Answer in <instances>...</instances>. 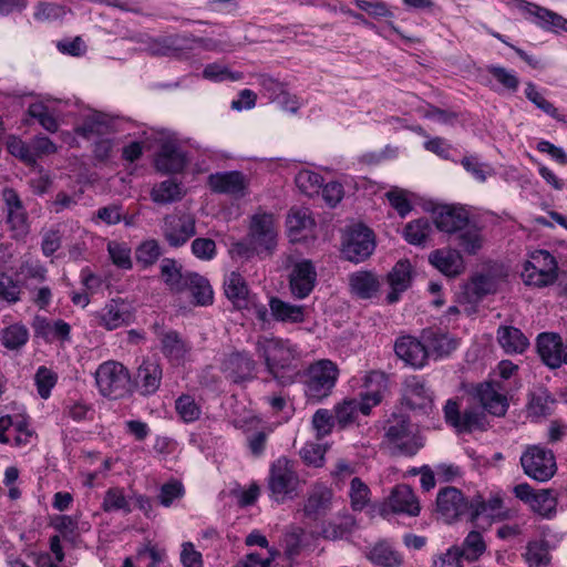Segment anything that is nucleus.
Returning a JSON list of instances; mask_svg holds the SVG:
<instances>
[{
  "instance_id": "f257e3e1",
  "label": "nucleus",
  "mask_w": 567,
  "mask_h": 567,
  "mask_svg": "<svg viewBox=\"0 0 567 567\" xmlns=\"http://www.w3.org/2000/svg\"><path fill=\"white\" fill-rule=\"evenodd\" d=\"M474 398L480 406L467 408L463 412L454 400H447L444 405L445 422L458 433H471L474 430L486 429L485 411L495 416H504L508 409L506 395L499 393L492 383H480L474 391Z\"/></svg>"
},
{
  "instance_id": "c9c22d12",
  "label": "nucleus",
  "mask_w": 567,
  "mask_h": 567,
  "mask_svg": "<svg viewBox=\"0 0 567 567\" xmlns=\"http://www.w3.org/2000/svg\"><path fill=\"white\" fill-rule=\"evenodd\" d=\"M185 291H189L195 305L208 306L213 303L214 292L207 278L186 271Z\"/></svg>"
},
{
  "instance_id": "f8f14e48",
  "label": "nucleus",
  "mask_w": 567,
  "mask_h": 567,
  "mask_svg": "<svg viewBox=\"0 0 567 567\" xmlns=\"http://www.w3.org/2000/svg\"><path fill=\"white\" fill-rule=\"evenodd\" d=\"M220 370L233 383L243 384L256 378L257 362L247 351H233L221 361Z\"/></svg>"
},
{
  "instance_id": "09e8293b",
  "label": "nucleus",
  "mask_w": 567,
  "mask_h": 567,
  "mask_svg": "<svg viewBox=\"0 0 567 567\" xmlns=\"http://www.w3.org/2000/svg\"><path fill=\"white\" fill-rule=\"evenodd\" d=\"M528 567H545L550 561L548 545L544 540L529 542L524 554Z\"/></svg>"
},
{
  "instance_id": "58836bf2",
  "label": "nucleus",
  "mask_w": 567,
  "mask_h": 567,
  "mask_svg": "<svg viewBox=\"0 0 567 567\" xmlns=\"http://www.w3.org/2000/svg\"><path fill=\"white\" fill-rule=\"evenodd\" d=\"M497 291L496 279L488 274H475L466 286V297L471 302H477L487 295Z\"/></svg>"
},
{
  "instance_id": "680f3d73",
  "label": "nucleus",
  "mask_w": 567,
  "mask_h": 567,
  "mask_svg": "<svg viewBox=\"0 0 567 567\" xmlns=\"http://www.w3.org/2000/svg\"><path fill=\"white\" fill-rule=\"evenodd\" d=\"M370 489L361 478L353 477L350 484V498L351 507L353 511H361L365 507L369 501Z\"/></svg>"
},
{
  "instance_id": "7ed1b4c3",
  "label": "nucleus",
  "mask_w": 567,
  "mask_h": 567,
  "mask_svg": "<svg viewBox=\"0 0 567 567\" xmlns=\"http://www.w3.org/2000/svg\"><path fill=\"white\" fill-rule=\"evenodd\" d=\"M385 439L393 455L413 456L423 446L422 439L414 430L410 417L393 412L384 425Z\"/></svg>"
},
{
  "instance_id": "864d4df0",
  "label": "nucleus",
  "mask_w": 567,
  "mask_h": 567,
  "mask_svg": "<svg viewBox=\"0 0 567 567\" xmlns=\"http://www.w3.org/2000/svg\"><path fill=\"white\" fill-rule=\"evenodd\" d=\"M503 501L499 497H493L485 502L482 496L472 498L471 522L475 523L481 516L493 517L501 509Z\"/></svg>"
},
{
  "instance_id": "6ab92c4d",
  "label": "nucleus",
  "mask_w": 567,
  "mask_h": 567,
  "mask_svg": "<svg viewBox=\"0 0 567 567\" xmlns=\"http://www.w3.org/2000/svg\"><path fill=\"white\" fill-rule=\"evenodd\" d=\"M317 282V271L311 260L297 262L289 275L291 295L298 299L308 297Z\"/></svg>"
},
{
  "instance_id": "4c0bfd02",
  "label": "nucleus",
  "mask_w": 567,
  "mask_h": 567,
  "mask_svg": "<svg viewBox=\"0 0 567 567\" xmlns=\"http://www.w3.org/2000/svg\"><path fill=\"white\" fill-rule=\"evenodd\" d=\"M497 341L506 353H523L529 346L525 334L512 326H501L497 329Z\"/></svg>"
},
{
  "instance_id": "4d7b16f0",
  "label": "nucleus",
  "mask_w": 567,
  "mask_h": 567,
  "mask_svg": "<svg viewBox=\"0 0 567 567\" xmlns=\"http://www.w3.org/2000/svg\"><path fill=\"white\" fill-rule=\"evenodd\" d=\"M102 509L106 513L116 511L131 513L132 511L128 501L124 496L123 491L118 487H112L105 492L102 503Z\"/></svg>"
},
{
  "instance_id": "5701e85b",
  "label": "nucleus",
  "mask_w": 567,
  "mask_h": 567,
  "mask_svg": "<svg viewBox=\"0 0 567 567\" xmlns=\"http://www.w3.org/2000/svg\"><path fill=\"white\" fill-rule=\"evenodd\" d=\"M208 185L214 193L238 198L245 196L248 181L241 172L230 171L210 174Z\"/></svg>"
},
{
  "instance_id": "c85d7f7f",
  "label": "nucleus",
  "mask_w": 567,
  "mask_h": 567,
  "mask_svg": "<svg viewBox=\"0 0 567 567\" xmlns=\"http://www.w3.org/2000/svg\"><path fill=\"white\" fill-rule=\"evenodd\" d=\"M430 264L443 275L454 278L464 271V259L457 249H436L429 256Z\"/></svg>"
},
{
  "instance_id": "3c124183",
  "label": "nucleus",
  "mask_w": 567,
  "mask_h": 567,
  "mask_svg": "<svg viewBox=\"0 0 567 567\" xmlns=\"http://www.w3.org/2000/svg\"><path fill=\"white\" fill-rule=\"evenodd\" d=\"M362 401L357 399H347L334 408L336 422L346 427L353 423L358 412H361Z\"/></svg>"
},
{
  "instance_id": "bb28decb",
  "label": "nucleus",
  "mask_w": 567,
  "mask_h": 567,
  "mask_svg": "<svg viewBox=\"0 0 567 567\" xmlns=\"http://www.w3.org/2000/svg\"><path fill=\"white\" fill-rule=\"evenodd\" d=\"M421 339L424 340L427 351V359L434 355L435 359L450 355L458 346L455 338L440 329L427 328L421 332Z\"/></svg>"
},
{
  "instance_id": "f3484780",
  "label": "nucleus",
  "mask_w": 567,
  "mask_h": 567,
  "mask_svg": "<svg viewBox=\"0 0 567 567\" xmlns=\"http://www.w3.org/2000/svg\"><path fill=\"white\" fill-rule=\"evenodd\" d=\"M153 328L159 340L163 355L173 364L183 363L192 350L190 344L176 330H164L157 323Z\"/></svg>"
},
{
  "instance_id": "603ef678",
  "label": "nucleus",
  "mask_w": 567,
  "mask_h": 567,
  "mask_svg": "<svg viewBox=\"0 0 567 567\" xmlns=\"http://www.w3.org/2000/svg\"><path fill=\"white\" fill-rule=\"evenodd\" d=\"M529 505L534 512L549 518L556 513L557 501L553 496L551 489H540L535 493Z\"/></svg>"
},
{
  "instance_id": "423d86ee",
  "label": "nucleus",
  "mask_w": 567,
  "mask_h": 567,
  "mask_svg": "<svg viewBox=\"0 0 567 567\" xmlns=\"http://www.w3.org/2000/svg\"><path fill=\"white\" fill-rule=\"evenodd\" d=\"M528 257L522 271V278L526 285L543 288L558 280V264L548 250L537 249Z\"/></svg>"
},
{
  "instance_id": "b1692460",
  "label": "nucleus",
  "mask_w": 567,
  "mask_h": 567,
  "mask_svg": "<svg viewBox=\"0 0 567 567\" xmlns=\"http://www.w3.org/2000/svg\"><path fill=\"white\" fill-rule=\"evenodd\" d=\"M395 354L414 369H421L427 363V351L424 340L412 336H402L394 343Z\"/></svg>"
},
{
  "instance_id": "412c9836",
  "label": "nucleus",
  "mask_w": 567,
  "mask_h": 567,
  "mask_svg": "<svg viewBox=\"0 0 567 567\" xmlns=\"http://www.w3.org/2000/svg\"><path fill=\"white\" fill-rule=\"evenodd\" d=\"M388 383L386 374L381 371H371L364 377V391L360 393L361 413L363 415H369L371 409L381 403L384 393L388 391Z\"/></svg>"
},
{
  "instance_id": "f03ea898",
  "label": "nucleus",
  "mask_w": 567,
  "mask_h": 567,
  "mask_svg": "<svg viewBox=\"0 0 567 567\" xmlns=\"http://www.w3.org/2000/svg\"><path fill=\"white\" fill-rule=\"evenodd\" d=\"M255 350L262 359L267 373L279 385L286 386L293 382L292 374L297 372L300 357L297 344L289 339L259 337Z\"/></svg>"
},
{
  "instance_id": "de8ad7c7",
  "label": "nucleus",
  "mask_w": 567,
  "mask_h": 567,
  "mask_svg": "<svg viewBox=\"0 0 567 567\" xmlns=\"http://www.w3.org/2000/svg\"><path fill=\"white\" fill-rule=\"evenodd\" d=\"M162 255V247L156 239L144 240L135 249L136 261L143 268L153 266Z\"/></svg>"
},
{
  "instance_id": "aec40b11",
  "label": "nucleus",
  "mask_w": 567,
  "mask_h": 567,
  "mask_svg": "<svg viewBox=\"0 0 567 567\" xmlns=\"http://www.w3.org/2000/svg\"><path fill=\"white\" fill-rule=\"evenodd\" d=\"M99 324L107 330H114L122 326H128L134 320L132 306L125 300L111 299L105 307L96 313Z\"/></svg>"
},
{
  "instance_id": "5fc2aeb1",
  "label": "nucleus",
  "mask_w": 567,
  "mask_h": 567,
  "mask_svg": "<svg viewBox=\"0 0 567 567\" xmlns=\"http://www.w3.org/2000/svg\"><path fill=\"white\" fill-rule=\"evenodd\" d=\"M290 236H298L301 231L310 229L315 225L308 209L291 210L286 220Z\"/></svg>"
},
{
  "instance_id": "7c9ffc66",
  "label": "nucleus",
  "mask_w": 567,
  "mask_h": 567,
  "mask_svg": "<svg viewBox=\"0 0 567 567\" xmlns=\"http://www.w3.org/2000/svg\"><path fill=\"white\" fill-rule=\"evenodd\" d=\"M350 292L360 299H372L380 290L381 282L377 274L360 270L349 276Z\"/></svg>"
},
{
  "instance_id": "4468645a",
  "label": "nucleus",
  "mask_w": 567,
  "mask_h": 567,
  "mask_svg": "<svg viewBox=\"0 0 567 567\" xmlns=\"http://www.w3.org/2000/svg\"><path fill=\"white\" fill-rule=\"evenodd\" d=\"M163 236L171 247L184 246L196 235V218L192 214L167 215L163 223Z\"/></svg>"
},
{
  "instance_id": "9d476101",
  "label": "nucleus",
  "mask_w": 567,
  "mask_h": 567,
  "mask_svg": "<svg viewBox=\"0 0 567 567\" xmlns=\"http://www.w3.org/2000/svg\"><path fill=\"white\" fill-rule=\"evenodd\" d=\"M247 236L262 254L271 256L277 247L278 231L272 214H255L250 218Z\"/></svg>"
},
{
  "instance_id": "79ce46f5",
  "label": "nucleus",
  "mask_w": 567,
  "mask_h": 567,
  "mask_svg": "<svg viewBox=\"0 0 567 567\" xmlns=\"http://www.w3.org/2000/svg\"><path fill=\"white\" fill-rule=\"evenodd\" d=\"M111 122L105 114L93 113L87 115L81 125L76 126L75 133L84 138L101 136L109 132Z\"/></svg>"
},
{
  "instance_id": "1a4fd4ad",
  "label": "nucleus",
  "mask_w": 567,
  "mask_h": 567,
  "mask_svg": "<svg viewBox=\"0 0 567 567\" xmlns=\"http://www.w3.org/2000/svg\"><path fill=\"white\" fill-rule=\"evenodd\" d=\"M526 475L538 482L550 480L556 473V461L550 450L538 445L529 446L520 456Z\"/></svg>"
},
{
  "instance_id": "f704fd0d",
  "label": "nucleus",
  "mask_w": 567,
  "mask_h": 567,
  "mask_svg": "<svg viewBox=\"0 0 567 567\" xmlns=\"http://www.w3.org/2000/svg\"><path fill=\"white\" fill-rule=\"evenodd\" d=\"M453 240L460 252L474 256L482 249L484 237L482 229L475 223L468 220L467 226H464L462 230L453 236Z\"/></svg>"
},
{
  "instance_id": "473e14b6",
  "label": "nucleus",
  "mask_w": 567,
  "mask_h": 567,
  "mask_svg": "<svg viewBox=\"0 0 567 567\" xmlns=\"http://www.w3.org/2000/svg\"><path fill=\"white\" fill-rule=\"evenodd\" d=\"M185 164L184 153L172 143L163 144L155 158L156 169L164 174L179 173L185 167Z\"/></svg>"
},
{
  "instance_id": "c03bdc74",
  "label": "nucleus",
  "mask_w": 567,
  "mask_h": 567,
  "mask_svg": "<svg viewBox=\"0 0 567 567\" xmlns=\"http://www.w3.org/2000/svg\"><path fill=\"white\" fill-rule=\"evenodd\" d=\"M390 287L408 290L412 282V265L408 259L399 260L386 275Z\"/></svg>"
},
{
  "instance_id": "49530a36",
  "label": "nucleus",
  "mask_w": 567,
  "mask_h": 567,
  "mask_svg": "<svg viewBox=\"0 0 567 567\" xmlns=\"http://www.w3.org/2000/svg\"><path fill=\"white\" fill-rule=\"evenodd\" d=\"M486 550V544L480 532L472 530L465 537L460 551L466 561L477 560Z\"/></svg>"
},
{
  "instance_id": "9b49d317",
  "label": "nucleus",
  "mask_w": 567,
  "mask_h": 567,
  "mask_svg": "<svg viewBox=\"0 0 567 567\" xmlns=\"http://www.w3.org/2000/svg\"><path fill=\"white\" fill-rule=\"evenodd\" d=\"M375 248L373 231L363 225L350 229L343 244L342 255L352 262H361L369 258Z\"/></svg>"
},
{
  "instance_id": "69168bd1",
  "label": "nucleus",
  "mask_w": 567,
  "mask_h": 567,
  "mask_svg": "<svg viewBox=\"0 0 567 567\" xmlns=\"http://www.w3.org/2000/svg\"><path fill=\"white\" fill-rule=\"evenodd\" d=\"M323 178L311 171H301L296 176V184L305 194H312L322 186Z\"/></svg>"
},
{
  "instance_id": "6e6552de",
  "label": "nucleus",
  "mask_w": 567,
  "mask_h": 567,
  "mask_svg": "<svg viewBox=\"0 0 567 567\" xmlns=\"http://www.w3.org/2000/svg\"><path fill=\"white\" fill-rule=\"evenodd\" d=\"M435 506L436 514L446 524L463 518L471 522L472 499L468 501L462 491L456 487L446 486L441 488L436 496Z\"/></svg>"
},
{
  "instance_id": "8fccbe9b",
  "label": "nucleus",
  "mask_w": 567,
  "mask_h": 567,
  "mask_svg": "<svg viewBox=\"0 0 567 567\" xmlns=\"http://www.w3.org/2000/svg\"><path fill=\"white\" fill-rule=\"evenodd\" d=\"M175 410L185 423H193L202 415V408L189 394H182L175 400Z\"/></svg>"
},
{
  "instance_id": "20e7f679",
  "label": "nucleus",
  "mask_w": 567,
  "mask_h": 567,
  "mask_svg": "<svg viewBox=\"0 0 567 567\" xmlns=\"http://www.w3.org/2000/svg\"><path fill=\"white\" fill-rule=\"evenodd\" d=\"M339 377L338 365L328 359L311 363L305 371V394L311 402L318 403L332 393Z\"/></svg>"
},
{
  "instance_id": "37998d69",
  "label": "nucleus",
  "mask_w": 567,
  "mask_h": 567,
  "mask_svg": "<svg viewBox=\"0 0 567 567\" xmlns=\"http://www.w3.org/2000/svg\"><path fill=\"white\" fill-rule=\"evenodd\" d=\"M432 233L427 218H419L408 223L403 229L404 239L411 245H424Z\"/></svg>"
},
{
  "instance_id": "e433bc0d",
  "label": "nucleus",
  "mask_w": 567,
  "mask_h": 567,
  "mask_svg": "<svg viewBox=\"0 0 567 567\" xmlns=\"http://www.w3.org/2000/svg\"><path fill=\"white\" fill-rule=\"evenodd\" d=\"M225 293L237 309L249 307V289L246 280L239 272L233 271L225 280Z\"/></svg>"
},
{
  "instance_id": "39448f33",
  "label": "nucleus",
  "mask_w": 567,
  "mask_h": 567,
  "mask_svg": "<svg viewBox=\"0 0 567 567\" xmlns=\"http://www.w3.org/2000/svg\"><path fill=\"white\" fill-rule=\"evenodd\" d=\"M299 483V476L292 461L282 456L270 465L267 488L270 492V498L275 502L284 503L288 498H292Z\"/></svg>"
},
{
  "instance_id": "e2e57ef3",
  "label": "nucleus",
  "mask_w": 567,
  "mask_h": 567,
  "mask_svg": "<svg viewBox=\"0 0 567 567\" xmlns=\"http://www.w3.org/2000/svg\"><path fill=\"white\" fill-rule=\"evenodd\" d=\"M203 76L205 79L216 81V82H221L225 80L238 81V80L243 79V73L241 72H233L227 66H224V65H220L217 63H212V64H207L205 66V69L203 71Z\"/></svg>"
},
{
  "instance_id": "cd10ccee",
  "label": "nucleus",
  "mask_w": 567,
  "mask_h": 567,
  "mask_svg": "<svg viewBox=\"0 0 567 567\" xmlns=\"http://www.w3.org/2000/svg\"><path fill=\"white\" fill-rule=\"evenodd\" d=\"M332 496V491L324 484L316 483L312 485L303 505L305 516L311 519L324 516L330 509Z\"/></svg>"
},
{
  "instance_id": "c756f323",
  "label": "nucleus",
  "mask_w": 567,
  "mask_h": 567,
  "mask_svg": "<svg viewBox=\"0 0 567 567\" xmlns=\"http://www.w3.org/2000/svg\"><path fill=\"white\" fill-rule=\"evenodd\" d=\"M32 328L35 338H41L45 342L53 340H70L71 326L62 319L51 322L45 317L37 315L32 321Z\"/></svg>"
},
{
  "instance_id": "dca6fc26",
  "label": "nucleus",
  "mask_w": 567,
  "mask_h": 567,
  "mask_svg": "<svg viewBox=\"0 0 567 567\" xmlns=\"http://www.w3.org/2000/svg\"><path fill=\"white\" fill-rule=\"evenodd\" d=\"M162 378L161 362L153 358L144 359L132 380V391H137L142 396L153 395L159 389Z\"/></svg>"
},
{
  "instance_id": "4be33fe9",
  "label": "nucleus",
  "mask_w": 567,
  "mask_h": 567,
  "mask_svg": "<svg viewBox=\"0 0 567 567\" xmlns=\"http://www.w3.org/2000/svg\"><path fill=\"white\" fill-rule=\"evenodd\" d=\"M2 199L7 208V223L16 236H25L29 233L28 214L16 189L6 187Z\"/></svg>"
},
{
  "instance_id": "bf43d9fd",
  "label": "nucleus",
  "mask_w": 567,
  "mask_h": 567,
  "mask_svg": "<svg viewBox=\"0 0 567 567\" xmlns=\"http://www.w3.org/2000/svg\"><path fill=\"white\" fill-rule=\"evenodd\" d=\"M34 381L39 395L42 399H48L52 388L56 384L58 374L47 367H40L34 375Z\"/></svg>"
},
{
  "instance_id": "a878e982",
  "label": "nucleus",
  "mask_w": 567,
  "mask_h": 567,
  "mask_svg": "<svg viewBox=\"0 0 567 567\" xmlns=\"http://www.w3.org/2000/svg\"><path fill=\"white\" fill-rule=\"evenodd\" d=\"M432 394L426 389L424 382L419 378L412 377L405 381L404 392L401 404L412 411L427 412L432 406Z\"/></svg>"
},
{
  "instance_id": "a19ab883",
  "label": "nucleus",
  "mask_w": 567,
  "mask_h": 567,
  "mask_svg": "<svg viewBox=\"0 0 567 567\" xmlns=\"http://www.w3.org/2000/svg\"><path fill=\"white\" fill-rule=\"evenodd\" d=\"M368 559L380 567H400L403 564L402 555L389 543H377L368 554Z\"/></svg>"
},
{
  "instance_id": "6e6d98bb",
  "label": "nucleus",
  "mask_w": 567,
  "mask_h": 567,
  "mask_svg": "<svg viewBox=\"0 0 567 567\" xmlns=\"http://www.w3.org/2000/svg\"><path fill=\"white\" fill-rule=\"evenodd\" d=\"M182 198L181 185L174 181L162 182L157 188L152 192V199L158 204H167Z\"/></svg>"
},
{
  "instance_id": "13d9d810",
  "label": "nucleus",
  "mask_w": 567,
  "mask_h": 567,
  "mask_svg": "<svg viewBox=\"0 0 567 567\" xmlns=\"http://www.w3.org/2000/svg\"><path fill=\"white\" fill-rule=\"evenodd\" d=\"M28 114L35 118L40 125L50 133H54L59 128L55 117L49 113L48 106L43 103H32L28 107Z\"/></svg>"
},
{
  "instance_id": "393cba45",
  "label": "nucleus",
  "mask_w": 567,
  "mask_h": 567,
  "mask_svg": "<svg viewBox=\"0 0 567 567\" xmlns=\"http://www.w3.org/2000/svg\"><path fill=\"white\" fill-rule=\"evenodd\" d=\"M516 7L535 18V22L543 29L554 32H567V19L546 8L526 0H514Z\"/></svg>"
},
{
  "instance_id": "0e129e2a",
  "label": "nucleus",
  "mask_w": 567,
  "mask_h": 567,
  "mask_svg": "<svg viewBox=\"0 0 567 567\" xmlns=\"http://www.w3.org/2000/svg\"><path fill=\"white\" fill-rule=\"evenodd\" d=\"M54 528L60 533V536L72 544L76 543L79 538L78 520L71 516H59L54 523Z\"/></svg>"
},
{
  "instance_id": "a211bd4d",
  "label": "nucleus",
  "mask_w": 567,
  "mask_h": 567,
  "mask_svg": "<svg viewBox=\"0 0 567 567\" xmlns=\"http://www.w3.org/2000/svg\"><path fill=\"white\" fill-rule=\"evenodd\" d=\"M470 220L467 212L455 205H439L433 209V223L443 233L454 236Z\"/></svg>"
},
{
  "instance_id": "a18cd8bd",
  "label": "nucleus",
  "mask_w": 567,
  "mask_h": 567,
  "mask_svg": "<svg viewBox=\"0 0 567 567\" xmlns=\"http://www.w3.org/2000/svg\"><path fill=\"white\" fill-rule=\"evenodd\" d=\"M29 340V331L20 323L11 324L2 330L1 343L9 350L22 348Z\"/></svg>"
},
{
  "instance_id": "0eeeda50",
  "label": "nucleus",
  "mask_w": 567,
  "mask_h": 567,
  "mask_svg": "<svg viewBox=\"0 0 567 567\" xmlns=\"http://www.w3.org/2000/svg\"><path fill=\"white\" fill-rule=\"evenodd\" d=\"M95 381L101 394L112 400L124 398L132 392L131 374L118 362L102 363L95 372Z\"/></svg>"
},
{
  "instance_id": "72a5a7b5",
  "label": "nucleus",
  "mask_w": 567,
  "mask_h": 567,
  "mask_svg": "<svg viewBox=\"0 0 567 567\" xmlns=\"http://www.w3.org/2000/svg\"><path fill=\"white\" fill-rule=\"evenodd\" d=\"M390 506L395 513H404L410 516H417L421 507L413 489L405 484L394 487L390 495Z\"/></svg>"
},
{
  "instance_id": "774afa93",
  "label": "nucleus",
  "mask_w": 567,
  "mask_h": 567,
  "mask_svg": "<svg viewBox=\"0 0 567 567\" xmlns=\"http://www.w3.org/2000/svg\"><path fill=\"white\" fill-rule=\"evenodd\" d=\"M229 251L233 258H239L244 260H249L256 255H262L260 249L251 240H249L247 235L243 240L233 244Z\"/></svg>"
},
{
  "instance_id": "ddd939ff",
  "label": "nucleus",
  "mask_w": 567,
  "mask_h": 567,
  "mask_svg": "<svg viewBox=\"0 0 567 567\" xmlns=\"http://www.w3.org/2000/svg\"><path fill=\"white\" fill-rule=\"evenodd\" d=\"M196 38L192 34H167L148 38L146 51L154 56L179 58L194 49Z\"/></svg>"
},
{
  "instance_id": "2eb2a0df",
  "label": "nucleus",
  "mask_w": 567,
  "mask_h": 567,
  "mask_svg": "<svg viewBox=\"0 0 567 567\" xmlns=\"http://www.w3.org/2000/svg\"><path fill=\"white\" fill-rule=\"evenodd\" d=\"M537 352L542 362L550 369L567 364V340L556 332H543L536 339Z\"/></svg>"
},
{
  "instance_id": "052dcab7",
  "label": "nucleus",
  "mask_w": 567,
  "mask_h": 567,
  "mask_svg": "<svg viewBox=\"0 0 567 567\" xmlns=\"http://www.w3.org/2000/svg\"><path fill=\"white\" fill-rule=\"evenodd\" d=\"M7 150L12 156L18 157L27 165L35 164V156L31 152L30 145L25 144L21 138L14 135L9 136L7 141Z\"/></svg>"
},
{
  "instance_id": "ea45409f",
  "label": "nucleus",
  "mask_w": 567,
  "mask_h": 567,
  "mask_svg": "<svg viewBox=\"0 0 567 567\" xmlns=\"http://www.w3.org/2000/svg\"><path fill=\"white\" fill-rule=\"evenodd\" d=\"M161 278L171 291L181 293L185 291L186 271L173 258H164L161 262Z\"/></svg>"
},
{
  "instance_id": "338daca9",
  "label": "nucleus",
  "mask_w": 567,
  "mask_h": 567,
  "mask_svg": "<svg viewBox=\"0 0 567 567\" xmlns=\"http://www.w3.org/2000/svg\"><path fill=\"white\" fill-rule=\"evenodd\" d=\"M107 250L114 265L122 269L132 268L131 250L125 245L112 241Z\"/></svg>"
},
{
  "instance_id": "2f4dec72",
  "label": "nucleus",
  "mask_w": 567,
  "mask_h": 567,
  "mask_svg": "<svg viewBox=\"0 0 567 567\" xmlns=\"http://www.w3.org/2000/svg\"><path fill=\"white\" fill-rule=\"evenodd\" d=\"M269 309L271 317L279 322L302 323L306 320V306L292 305L276 296L269 298Z\"/></svg>"
}]
</instances>
